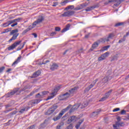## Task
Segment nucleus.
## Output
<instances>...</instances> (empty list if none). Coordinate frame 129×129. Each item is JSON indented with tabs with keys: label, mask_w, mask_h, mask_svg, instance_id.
<instances>
[{
	"label": "nucleus",
	"mask_w": 129,
	"mask_h": 129,
	"mask_svg": "<svg viewBox=\"0 0 129 129\" xmlns=\"http://www.w3.org/2000/svg\"><path fill=\"white\" fill-rule=\"evenodd\" d=\"M71 105H69L67 108L63 109L58 114V115L55 116L53 118V120L54 121H57V120H59L63 114L67 111V110H69L71 108Z\"/></svg>",
	"instance_id": "obj_1"
},
{
	"label": "nucleus",
	"mask_w": 129,
	"mask_h": 129,
	"mask_svg": "<svg viewBox=\"0 0 129 129\" xmlns=\"http://www.w3.org/2000/svg\"><path fill=\"white\" fill-rule=\"evenodd\" d=\"M19 32V29H14L12 30V31L10 32V35L12 36L13 35V37L9 40V43H11L12 41H13L14 40H16L17 38H18V36H19V34L18 33Z\"/></svg>",
	"instance_id": "obj_2"
},
{
	"label": "nucleus",
	"mask_w": 129,
	"mask_h": 129,
	"mask_svg": "<svg viewBox=\"0 0 129 129\" xmlns=\"http://www.w3.org/2000/svg\"><path fill=\"white\" fill-rule=\"evenodd\" d=\"M60 86L56 87L54 89V92L50 94V95L47 97L46 100H49L50 99H52V98H54V96H55V95L57 94V92H58V90H60Z\"/></svg>",
	"instance_id": "obj_3"
},
{
	"label": "nucleus",
	"mask_w": 129,
	"mask_h": 129,
	"mask_svg": "<svg viewBox=\"0 0 129 129\" xmlns=\"http://www.w3.org/2000/svg\"><path fill=\"white\" fill-rule=\"evenodd\" d=\"M58 108V105H53L52 107H51L45 113L46 115H50V114H52L56 109Z\"/></svg>",
	"instance_id": "obj_4"
},
{
	"label": "nucleus",
	"mask_w": 129,
	"mask_h": 129,
	"mask_svg": "<svg viewBox=\"0 0 129 129\" xmlns=\"http://www.w3.org/2000/svg\"><path fill=\"white\" fill-rule=\"evenodd\" d=\"M111 77H105L103 79H101L98 82V84H100V85H104L105 83H107L109 80H110Z\"/></svg>",
	"instance_id": "obj_5"
},
{
	"label": "nucleus",
	"mask_w": 129,
	"mask_h": 129,
	"mask_svg": "<svg viewBox=\"0 0 129 129\" xmlns=\"http://www.w3.org/2000/svg\"><path fill=\"white\" fill-rule=\"evenodd\" d=\"M44 19L45 18L42 16H38L37 20L33 22L34 23L33 25H34V26H37V25H40V24H41V23H42V22L44 21Z\"/></svg>",
	"instance_id": "obj_6"
},
{
	"label": "nucleus",
	"mask_w": 129,
	"mask_h": 129,
	"mask_svg": "<svg viewBox=\"0 0 129 129\" xmlns=\"http://www.w3.org/2000/svg\"><path fill=\"white\" fill-rule=\"evenodd\" d=\"M75 14V12L72 10H69L68 11L65 12L64 13L61 15V17H71V16H73Z\"/></svg>",
	"instance_id": "obj_7"
},
{
	"label": "nucleus",
	"mask_w": 129,
	"mask_h": 129,
	"mask_svg": "<svg viewBox=\"0 0 129 129\" xmlns=\"http://www.w3.org/2000/svg\"><path fill=\"white\" fill-rule=\"evenodd\" d=\"M71 96H70V94L68 92H66L64 94L61 95L59 96V100H66V99L69 98V97H71Z\"/></svg>",
	"instance_id": "obj_8"
},
{
	"label": "nucleus",
	"mask_w": 129,
	"mask_h": 129,
	"mask_svg": "<svg viewBox=\"0 0 129 129\" xmlns=\"http://www.w3.org/2000/svg\"><path fill=\"white\" fill-rule=\"evenodd\" d=\"M125 125V124H124V122H118V121H117L115 122V124H113V127L114 128V129H120L119 128V126H124Z\"/></svg>",
	"instance_id": "obj_9"
},
{
	"label": "nucleus",
	"mask_w": 129,
	"mask_h": 129,
	"mask_svg": "<svg viewBox=\"0 0 129 129\" xmlns=\"http://www.w3.org/2000/svg\"><path fill=\"white\" fill-rule=\"evenodd\" d=\"M21 43H22V40L15 42L11 46L8 47V51H11V50H13V49H15V48H16L17 46H18V45H20Z\"/></svg>",
	"instance_id": "obj_10"
},
{
	"label": "nucleus",
	"mask_w": 129,
	"mask_h": 129,
	"mask_svg": "<svg viewBox=\"0 0 129 129\" xmlns=\"http://www.w3.org/2000/svg\"><path fill=\"white\" fill-rule=\"evenodd\" d=\"M109 55V52L107 51L104 54H102L101 56L99 57L98 58V61H102V60H105L106 58Z\"/></svg>",
	"instance_id": "obj_11"
},
{
	"label": "nucleus",
	"mask_w": 129,
	"mask_h": 129,
	"mask_svg": "<svg viewBox=\"0 0 129 129\" xmlns=\"http://www.w3.org/2000/svg\"><path fill=\"white\" fill-rule=\"evenodd\" d=\"M115 36V34H114V33H110L109 34L108 37H105L104 39V42H108L109 41V40H112V39H113V38Z\"/></svg>",
	"instance_id": "obj_12"
},
{
	"label": "nucleus",
	"mask_w": 129,
	"mask_h": 129,
	"mask_svg": "<svg viewBox=\"0 0 129 129\" xmlns=\"http://www.w3.org/2000/svg\"><path fill=\"white\" fill-rule=\"evenodd\" d=\"M18 91H19V89H16L15 90H13L11 92H9L6 95V97H12V96L16 94Z\"/></svg>",
	"instance_id": "obj_13"
},
{
	"label": "nucleus",
	"mask_w": 129,
	"mask_h": 129,
	"mask_svg": "<svg viewBox=\"0 0 129 129\" xmlns=\"http://www.w3.org/2000/svg\"><path fill=\"white\" fill-rule=\"evenodd\" d=\"M97 81H98V79H96L95 81H94L93 82L92 84L90 85L89 86H88V87H87L85 89V91L86 92H87L88 91H89L90 89L92 88V87H93V86H94L95 85V84H96V82H97Z\"/></svg>",
	"instance_id": "obj_14"
},
{
	"label": "nucleus",
	"mask_w": 129,
	"mask_h": 129,
	"mask_svg": "<svg viewBox=\"0 0 129 129\" xmlns=\"http://www.w3.org/2000/svg\"><path fill=\"white\" fill-rule=\"evenodd\" d=\"M123 1L124 0H109L108 3H115L116 4H114V6H115V7H118Z\"/></svg>",
	"instance_id": "obj_15"
},
{
	"label": "nucleus",
	"mask_w": 129,
	"mask_h": 129,
	"mask_svg": "<svg viewBox=\"0 0 129 129\" xmlns=\"http://www.w3.org/2000/svg\"><path fill=\"white\" fill-rule=\"evenodd\" d=\"M77 90H78V87H75L74 88H72L71 90H70L69 91V93L70 94V96L73 95L74 93L77 92Z\"/></svg>",
	"instance_id": "obj_16"
},
{
	"label": "nucleus",
	"mask_w": 129,
	"mask_h": 129,
	"mask_svg": "<svg viewBox=\"0 0 129 129\" xmlns=\"http://www.w3.org/2000/svg\"><path fill=\"white\" fill-rule=\"evenodd\" d=\"M49 93V92L46 91H43L41 92V94H40V93H38V94L36 95V97L39 98H43L44 97V95H47Z\"/></svg>",
	"instance_id": "obj_17"
},
{
	"label": "nucleus",
	"mask_w": 129,
	"mask_h": 129,
	"mask_svg": "<svg viewBox=\"0 0 129 129\" xmlns=\"http://www.w3.org/2000/svg\"><path fill=\"white\" fill-rule=\"evenodd\" d=\"M41 101H42V100H41L40 99L33 100L32 101H30L29 102V105H34V104H38V103H39V102H40Z\"/></svg>",
	"instance_id": "obj_18"
},
{
	"label": "nucleus",
	"mask_w": 129,
	"mask_h": 129,
	"mask_svg": "<svg viewBox=\"0 0 129 129\" xmlns=\"http://www.w3.org/2000/svg\"><path fill=\"white\" fill-rule=\"evenodd\" d=\"M77 120V118L75 116H72L68 119V123H70L72 122H74Z\"/></svg>",
	"instance_id": "obj_19"
},
{
	"label": "nucleus",
	"mask_w": 129,
	"mask_h": 129,
	"mask_svg": "<svg viewBox=\"0 0 129 129\" xmlns=\"http://www.w3.org/2000/svg\"><path fill=\"white\" fill-rule=\"evenodd\" d=\"M99 45V44H98V43L94 42L92 44L91 48L89 49V52H92L93 50L95 49L96 48H97V47H98Z\"/></svg>",
	"instance_id": "obj_20"
},
{
	"label": "nucleus",
	"mask_w": 129,
	"mask_h": 129,
	"mask_svg": "<svg viewBox=\"0 0 129 129\" xmlns=\"http://www.w3.org/2000/svg\"><path fill=\"white\" fill-rule=\"evenodd\" d=\"M21 59H22V56H19L17 59L13 63L12 66H16L18 63L21 62Z\"/></svg>",
	"instance_id": "obj_21"
},
{
	"label": "nucleus",
	"mask_w": 129,
	"mask_h": 129,
	"mask_svg": "<svg viewBox=\"0 0 129 129\" xmlns=\"http://www.w3.org/2000/svg\"><path fill=\"white\" fill-rule=\"evenodd\" d=\"M58 67H59V66H58L57 63H53L50 67V70L54 71V70H56V69H58Z\"/></svg>",
	"instance_id": "obj_22"
},
{
	"label": "nucleus",
	"mask_w": 129,
	"mask_h": 129,
	"mask_svg": "<svg viewBox=\"0 0 129 129\" xmlns=\"http://www.w3.org/2000/svg\"><path fill=\"white\" fill-rule=\"evenodd\" d=\"M41 74V71H38L34 73L32 76L31 77V78H36V77H38Z\"/></svg>",
	"instance_id": "obj_23"
},
{
	"label": "nucleus",
	"mask_w": 129,
	"mask_h": 129,
	"mask_svg": "<svg viewBox=\"0 0 129 129\" xmlns=\"http://www.w3.org/2000/svg\"><path fill=\"white\" fill-rule=\"evenodd\" d=\"M79 106H80V105L78 104L74 105V106L70 110V112L71 113V112H72L73 110H76V109L79 108Z\"/></svg>",
	"instance_id": "obj_24"
},
{
	"label": "nucleus",
	"mask_w": 129,
	"mask_h": 129,
	"mask_svg": "<svg viewBox=\"0 0 129 129\" xmlns=\"http://www.w3.org/2000/svg\"><path fill=\"white\" fill-rule=\"evenodd\" d=\"M100 111H101V110L100 109H98L97 111L93 112L92 114V117H95V116H96L97 115H98Z\"/></svg>",
	"instance_id": "obj_25"
},
{
	"label": "nucleus",
	"mask_w": 129,
	"mask_h": 129,
	"mask_svg": "<svg viewBox=\"0 0 129 129\" xmlns=\"http://www.w3.org/2000/svg\"><path fill=\"white\" fill-rule=\"evenodd\" d=\"M84 121V120L83 119L80 120L76 125V126H75L76 128L78 129L79 127H80V125H81V123H82V122H83Z\"/></svg>",
	"instance_id": "obj_26"
},
{
	"label": "nucleus",
	"mask_w": 129,
	"mask_h": 129,
	"mask_svg": "<svg viewBox=\"0 0 129 129\" xmlns=\"http://www.w3.org/2000/svg\"><path fill=\"white\" fill-rule=\"evenodd\" d=\"M74 1H75V0H72L71 1H69V0H65L63 2H61L60 3V5L61 6H65V5H66V4H68V3H72V2H74Z\"/></svg>",
	"instance_id": "obj_27"
},
{
	"label": "nucleus",
	"mask_w": 129,
	"mask_h": 129,
	"mask_svg": "<svg viewBox=\"0 0 129 129\" xmlns=\"http://www.w3.org/2000/svg\"><path fill=\"white\" fill-rule=\"evenodd\" d=\"M70 28V24H68L66 28H64L63 29H62V30L61 31V33H65V32H67V31H68V30H69Z\"/></svg>",
	"instance_id": "obj_28"
},
{
	"label": "nucleus",
	"mask_w": 129,
	"mask_h": 129,
	"mask_svg": "<svg viewBox=\"0 0 129 129\" xmlns=\"http://www.w3.org/2000/svg\"><path fill=\"white\" fill-rule=\"evenodd\" d=\"M111 92H112V90H110L107 93H106V94H105V97H106V98H108L110 95V94H111Z\"/></svg>",
	"instance_id": "obj_29"
},
{
	"label": "nucleus",
	"mask_w": 129,
	"mask_h": 129,
	"mask_svg": "<svg viewBox=\"0 0 129 129\" xmlns=\"http://www.w3.org/2000/svg\"><path fill=\"white\" fill-rule=\"evenodd\" d=\"M25 45H26V42H24L23 43V45H20L18 48L17 50V51H20L21 50H22V49H23V48H24V47H25Z\"/></svg>",
	"instance_id": "obj_30"
},
{
	"label": "nucleus",
	"mask_w": 129,
	"mask_h": 129,
	"mask_svg": "<svg viewBox=\"0 0 129 129\" xmlns=\"http://www.w3.org/2000/svg\"><path fill=\"white\" fill-rule=\"evenodd\" d=\"M41 61H42V62H39L38 64L39 65H43V64H47V63H49L50 62V60H47L46 61L43 60V59H40Z\"/></svg>",
	"instance_id": "obj_31"
},
{
	"label": "nucleus",
	"mask_w": 129,
	"mask_h": 129,
	"mask_svg": "<svg viewBox=\"0 0 129 129\" xmlns=\"http://www.w3.org/2000/svg\"><path fill=\"white\" fill-rule=\"evenodd\" d=\"M74 5H70L66 8V10H74Z\"/></svg>",
	"instance_id": "obj_32"
},
{
	"label": "nucleus",
	"mask_w": 129,
	"mask_h": 129,
	"mask_svg": "<svg viewBox=\"0 0 129 129\" xmlns=\"http://www.w3.org/2000/svg\"><path fill=\"white\" fill-rule=\"evenodd\" d=\"M95 8L94 7H88L86 9H85L86 12H90V11H92L94 10Z\"/></svg>",
	"instance_id": "obj_33"
},
{
	"label": "nucleus",
	"mask_w": 129,
	"mask_h": 129,
	"mask_svg": "<svg viewBox=\"0 0 129 129\" xmlns=\"http://www.w3.org/2000/svg\"><path fill=\"white\" fill-rule=\"evenodd\" d=\"M87 105H88V103H87V102H84L82 104V107H81V108H84V107H86Z\"/></svg>",
	"instance_id": "obj_34"
},
{
	"label": "nucleus",
	"mask_w": 129,
	"mask_h": 129,
	"mask_svg": "<svg viewBox=\"0 0 129 129\" xmlns=\"http://www.w3.org/2000/svg\"><path fill=\"white\" fill-rule=\"evenodd\" d=\"M36 26L37 25H34V22H33L32 25L29 26L28 29H29L30 31H31L32 29H34V28H35V27H36Z\"/></svg>",
	"instance_id": "obj_35"
},
{
	"label": "nucleus",
	"mask_w": 129,
	"mask_h": 129,
	"mask_svg": "<svg viewBox=\"0 0 129 129\" xmlns=\"http://www.w3.org/2000/svg\"><path fill=\"white\" fill-rule=\"evenodd\" d=\"M28 111V109H27V108H24L23 109H21L19 111L20 113H24V111Z\"/></svg>",
	"instance_id": "obj_36"
},
{
	"label": "nucleus",
	"mask_w": 129,
	"mask_h": 129,
	"mask_svg": "<svg viewBox=\"0 0 129 129\" xmlns=\"http://www.w3.org/2000/svg\"><path fill=\"white\" fill-rule=\"evenodd\" d=\"M110 47V45L104 46L103 47V49H102V51H106Z\"/></svg>",
	"instance_id": "obj_37"
},
{
	"label": "nucleus",
	"mask_w": 129,
	"mask_h": 129,
	"mask_svg": "<svg viewBox=\"0 0 129 129\" xmlns=\"http://www.w3.org/2000/svg\"><path fill=\"white\" fill-rule=\"evenodd\" d=\"M80 10H82V5H81V6H78L77 7H76L74 9L75 11H80Z\"/></svg>",
	"instance_id": "obj_38"
},
{
	"label": "nucleus",
	"mask_w": 129,
	"mask_h": 129,
	"mask_svg": "<svg viewBox=\"0 0 129 129\" xmlns=\"http://www.w3.org/2000/svg\"><path fill=\"white\" fill-rule=\"evenodd\" d=\"M124 41H125V37L123 36V38L119 40L118 43L120 44V43H122V42H124Z\"/></svg>",
	"instance_id": "obj_39"
},
{
	"label": "nucleus",
	"mask_w": 129,
	"mask_h": 129,
	"mask_svg": "<svg viewBox=\"0 0 129 129\" xmlns=\"http://www.w3.org/2000/svg\"><path fill=\"white\" fill-rule=\"evenodd\" d=\"M8 25H12V24H14V23H15V20H10V21H8Z\"/></svg>",
	"instance_id": "obj_40"
},
{
	"label": "nucleus",
	"mask_w": 129,
	"mask_h": 129,
	"mask_svg": "<svg viewBox=\"0 0 129 129\" xmlns=\"http://www.w3.org/2000/svg\"><path fill=\"white\" fill-rule=\"evenodd\" d=\"M106 99H107V98L104 96L99 100V101H104L105 100H106Z\"/></svg>",
	"instance_id": "obj_41"
},
{
	"label": "nucleus",
	"mask_w": 129,
	"mask_h": 129,
	"mask_svg": "<svg viewBox=\"0 0 129 129\" xmlns=\"http://www.w3.org/2000/svg\"><path fill=\"white\" fill-rule=\"evenodd\" d=\"M122 25H123V23H118L115 25V27H118V26H122Z\"/></svg>",
	"instance_id": "obj_42"
},
{
	"label": "nucleus",
	"mask_w": 129,
	"mask_h": 129,
	"mask_svg": "<svg viewBox=\"0 0 129 129\" xmlns=\"http://www.w3.org/2000/svg\"><path fill=\"white\" fill-rule=\"evenodd\" d=\"M126 113V111L124 110H122L120 112V114H122V115H124V114H125Z\"/></svg>",
	"instance_id": "obj_43"
},
{
	"label": "nucleus",
	"mask_w": 129,
	"mask_h": 129,
	"mask_svg": "<svg viewBox=\"0 0 129 129\" xmlns=\"http://www.w3.org/2000/svg\"><path fill=\"white\" fill-rule=\"evenodd\" d=\"M68 129H73V124H70L69 126L67 127Z\"/></svg>",
	"instance_id": "obj_44"
},
{
	"label": "nucleus",
	"mask_w": 129,
	"mask_h": 129,
	"mask_svg": "<svg viewBox=\"0 0 129 129\" xmlns=\"http://www.w3.org/2000/svg\"><path fill=\"white\" fill-rule=\"evenodd\" d=\"M5 68H6L5 67H2L0 68V73H3L4 70H5Z\"/></svg>",
	"instance_id": "obj_45"
},
{
	"label": "nucleus",
	"mask_w": 129,
	"mask_h": 129,
	"mask_svg": "<svg viewBox=\"0 0 129 129\" xmlns=\"http://www.w3.org/2000/svg\"><path fill=\"white\" fill-rule=\"evenodd\" d=\"M55 30L56 31V32H59V31H61V28H60V27H55Z\"/></svg>",
	"instance_id": "obj_46"
},
{
	"label": "nucleus",
	"mask_w": 129,
	"mask_h": 129,
	"mask_svg": "<svg viewBox=\"0 0 129 129\" xmlns=\"http://www.w3.org/2000/svg\"><path fill=\"white\" fill-rule=\"evenodd\" d=\"M56 34V32H52L50 33V37H53V36H55Z\"/></svg>",
	"instance_id": "obj_47"
},
{
	"label": "nucleus",
	"mask_w": 129,
	"mask_h": 129,
	"mask_svg": "<svg viewBox=\"0 0 129 129\" xmlns=\"http://www.w3.org/2000/svg\"><path fill=\"white\" fill-rule=\"evenodd\" d=\"M3 26H4V27H5L6 28V27H9V26H10V25H9V23H8V22H7L4 23V24H3Z\"/></svg>",
	"instance_id": "obj_48"
},
{
	"label": "nucleus",
	"mask_w": 129,
	"mask_h": 129,
	"mask_svg": "<svg viewBox=\"0 0 129 129\" xmlns=\"http://www.w3.org/2000/svg\"><path fill=\"white\" fill-rule=\"evenodd\" d=\"M119 110H120L119 108H115V109H114L113 110V112H115L118 111H119Z\"/></svg>",
	"instance_id": "obj_49"
},
{
	"label": "nucleus",
	"mask_w": 129,
	"mask_h": 129,
	"mask_svg": "<svg viewBox=\"0 0 129 129\" xmlns=\"http://www.w3.org/2000/svg\"><path fill=\"white\" fill-rule=\"evenodd\" d=\"M21 20H22V19H21V18H18V19H14V23H15V22H20V21H21Z\"/></svg>",
	"instance_id": "obj_50"
},
{
	"label": "nucleus",
	"mask_w": 129,
	"mask_h": 129,
	"mask_svg": "<svg viewBox=\"0 0 129 129\" xmlns=\"http://www.w3.org/2000/svg\"><path fill=\"white\" fill-rule=\"evenodd\" d=\"M30 31V29L29 28L26 29L23 31V34H26V33H27V32H29Z\"/></svg>",
	"instance_id": "obj_51"
},
{
	"label": "nucleus",
	"mask_w": 129,
	"mask_h": 129,
	"mask_svg": "<svg viewBox=\"0 0 129 129\" xmlns=\"http://www.w3.org/2000/svg\"><path fill=\"white\" fill-rule=\"evenodd\" d=\"M30 31V29L29 28L26 29L23 31V34H26V33H27V32H29Z\"/></svg>",
	"instance_id": "obj_52"
},
{
	"label": "nucleus",
	"mask_w": 129,
	"mask_h": 129,
	"mask_svg": "<svg viewBox=\"0 0 129 129\" xmlns=\"http://www.w3.org/2000/svg\"><path fill=\"white\" fill-rule=\"evenodd\" d=\"M27 129H35V125H32L30 127H28Z\"/></svg>",
	"instance_id": "obj_53"
},
{
	"label": "nucleus",
	"mask_w": 129,
	"mask_h": 129,
	"mask_svg": "<svg viewBox=\"0 0 129 129\" xmlns=\"http://www.w3.org/2000/svg\"><path fill=\"white\" fill-rule=\"evenodd\" d=\"M17 25H18V23L16 22L15 23L12 24L11 27H15V26H17Z\"/></svg>",
	"instance_id": "obj_54"
},
{
	"label": "nucleus",
	"mask_w": 129,
	"mask_h": 129,
	"mask_svg": "<svg viewBox=\"0 0 129 129\" xmlns=\"http://www.w3.org/2000/svg\"><path fill=\"white\" fill-rule=\"evenodd\" d=\"M29 87H25L24 88H23L22 90V91H25V90H26V89H29Z\"/></svg>",
	"instance_id": "obj_55"
},
{
	"label": "nucleus",
	"mask_w": 129,
	"mask_h": 129,
	"mask_svg": "<svg viewBox=\"0 0 129 129\" xmlns=\"http://www.w3.org/2000/svg\"><path fill=\"white\" fill-rule=\"evenodd\" d=\"M33 36H34V38H37L38 36L37 35V34L36 33H32Z\"/></svg>",
	"instance_id": "obj_56"
},
{
	"label": "nucleus",
	"mask_w": 129,
	"mask_h": 129,
	"mask_svg": "<svg viewBox=\"0 0 129 129\" xmlns=\"http://www.w3.org/2000/svg\"><path fill=\"white\" fill-rule=\"evenodd\" d=\"M117 120L118 121V122H119V121H120V120H121L120 117H119V116L117 117Z\"/></svg>",
	"instance_id": "obj_57"
},
{
	"label": "nucleus",
	"mask_w": 129,
	"mask_h": 129,
	"mask_svg": "<svg viewBox=\"0 0 129 129\" xmlns=\"http://www.w3.org/2000/svg\"><path fill=\"white\" fill-rule=\"evenodd\" d=\"M56 129H61V125L59 124L56 126Z\"/></svg>",
	"instance_id": "obj_58"
},
{
	"label": "nucleus",
	"mask_w": 129,
	"mask_h": 129,
	"mask_svg": "<svg viewBox=\"0 0 129 129\" xmlns=\"http://www.w3.org/2000/svg\"><path fill=\"white\" fill-rule=\"evenodd\" d=\"M58 125H60V126H63V125H64V122H61Z\"/></svg>",
	"instance_id": "obj_59"
},
{
	"label": "nucleus",
	"mask_w": 129,
	"mask_h": 129,
	"mask_svg": "<svg viewBox=\"0 0 129 129\" xmlns=\"http://www.w3.org/2000/svg\"><path fill=\"white\" fill-rule=\"evenodd\" d=\"M129 35V31L128 32H127L126 33V35H124V36L125 37V38H126V37H127V36H128Z\"/></svg>",
	"instance_id": "obj_60"
},
{
	"label": "nucleus",
	"mask_w": 129,
	"mask_h": 129,
	"mask_svg": "<svg viewBox=\"0 0 129 129\" xmlns=\"http://www.w3.org/2000/svg\"><path fill=\"white\" fill-rule=\"evenodd\" d=\"M35 94V92H31L30 94H29V95L30 96H32V95H33V94Z\"/></svg>",
	"instance_id": "obj_61"
},
{
	"label": "nucleus",
	"mask_w": 129,
	"mask_h": 129,
	"mask_svg": "<svg viewBox=\"0 0 129 129\" xmlns=\"http://www.w3.org/2000/svg\"><path fill=\"white\" fill-rule=\"evenodd\" d=\"M83 48H81L80 50H79V53H83Z\"/></svg>",
	"instance_id": "obj_62"
},
{
	"label": "nucleus",
	"mask_w": 129,
	"mask_h": 129,
	"mask_svg": "<svg viewBox=\"0 0 129 129\" xmlns=\"http://www.w3.org/2000/svg\"><path fill=\"white\" fill-rule=\"evenodd\" d=\"M10 71H12V69H9L7 71V73H9V72H10Z\"/></svg>",
	"instance_id": "obj_63"
},
{
	"label": "nucleus",
	"mask_w": 129,
	"mask_h": 129,
	"mask_svg": "<svg viewBox=\"0 0 129 129\" xmlns=\"http://www.w3.org/2000/svg\"><path fill=\"white\" fill-rule=\"evenodd\" d=\"M10 30V29H9V28H8V29H6V30H5V31H6V33H8V32H10V30Z\"/></svg>",
	"instance_id": "obj_64"
}]
</instances>
